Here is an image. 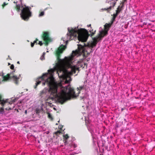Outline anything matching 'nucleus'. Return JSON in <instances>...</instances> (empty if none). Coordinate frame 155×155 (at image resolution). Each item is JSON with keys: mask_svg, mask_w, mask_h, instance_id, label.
I'll use <instances>...</instances> for the list:
<instances>
[{"mask_svg": "<svg viewBox=\"0 0 155 155\" xmlns=\"http://www.w3.org/2000/svg\"><path fill=\"white\" fill-rule=\"evenodd\" d=\"M14 68V66L13 64H12L10 66V68L12 69H13Z\"/></svg>", "mask_w": 155, "mask_h": 155, "instance_id": "dca6fc26", "label": "nucleus"}, {"mask_svg": "<svg viewBox=\"0 0 155 155\" xmlns=\"http://www.w3.org/2000/svg\"><path fill=\"white\" fill-rule=\"evenodd\" d=\"M80 88H78V93H79V90L80 89L81 91H82L84 89H85L86 90H87L88 89L87 87H86V85L84 84L83 86H81L80 87Z\"/></svg>", "mask_w": 155, "mask_h": 155, "instance_id": "0eeeda50", "label": "nucleus"}, {"mask_svg": "<svg viewBox=\"0 0 155 155\" xmlns=\"http://www.w3.org/2000/svg\"><path fill=\"white\" fill-rule=\"evenodd\" d=\"M91 26V24H90V25H87V26H88V27H90V26Z\"/></svg>", "mask_w": 155, "mask_h": 155, "instance_id": "412c9836", "label": "nucleus"}, {"mask_svg": "<svg viewBox=\"0 0 155 155\" xmlns=\"http://www.w3.org/2000/svg\"><path fill=\"white\" fill-rule=\"evenodd\" d=\"M48 117L51 120H52V118L51 115L49 113L48 114Z\"/></svg>", "mask_w": 155, "mask_h": 155, "instance_id": "2eb2a0df", "label": "nucleus"}, {"mask_svg": "<svg viewBox=\"0 0 155 155\" xmlns=\"http://www.w3.org/2000/svg\"><path fill=\"white\" fill-rule=\"evenodd\" d=\"M17 63L18 64H19V61H18L17 62Z\"/></svg>", "mask_w": 155, "mask_h": 155, "instance_id": "5701e85b", "label": "nucleus"}, {"mask_svg": "<svg viewBox=\"0 0 155 155\" xmlns=\"http://www.w3.org/2000/svg\"><path fill=\"white\" fill-rule=\"evenodd\" d=\"M64 143H67V139L69 137L67 134H65L64 135Z\"/></svg>", "mask_w": 155, "mask_h": 155, "instance_id": "1a4fd4ad", "label": "nucleus"}, {"mask_svg": "<svg viewBox=\"0 0 155 155\" xmlns=\"http://www.w3.org/2000/svg\"><path fill=\"white\" fill-rule=\"evenodd\" d=\"M7 75L5 76L2 72H0V84L3 81H7L10 78L13 80L15 84H17L20 76V74L17 75L15 71L8 74Z\"/></svg>", "mask_w": 155, "mask_h": 155, "instance_id": "20e7f679", "label": "nucleus"}, {"mask_svg": "<svg viewBox=\"0 0 155 155\" xmlns=\"http://www.w3.org/2000/svg\"><path fill=\"white\" fill-rule=\"evenodd\" d=\"M44 13H44V11L41 12L40 13V14H39L38 16L39 17H40L43 16L44 15Z\"/></svg>", "mask_w": 155, "mask_h": 155, "instance_id": "ddd939ff", "label": "nucleus"}, {"mask_svg": "<svg viewBox=\"0 0 155 155\" xmlns=\"http://www.w3.org/2000/svg\"><path fill=\"white\" fill-rule=\"evenodd\" d=\"M7 5V4H6L5 2H4V3H3V5H2V6L3 7H4V6H5V5Z\"/></svg>", "mask_w": 155, "mask_h": 155, "instance_id": "6ab92c4d", "label": "nucleus"}, {"mask_svg": "<svg viewBox=\"0 0 155 155\" xmlns=\"http://www.w3.org/2000/svg\"><path fill=\"white\" fill-rule=\"evenodd\" d=\"M89 31H90V32L91 33V36L93 35L95 33V32L96 31L95 30L93 31V29H92V30H90Z\"/></svg>", "mask_w": 155, "mask_h": 155, "instance_id": "9b49d317", "label": "nucleus"}, {"mask_svg": "<svg viewBox=\"0 0 155 155\" xmlns=\"http://www.w3.org/2000/svg\"><path fill=\"white\" fill-rule=\"evenodd\" d=\"M36 42V41H35L34 43H31V47H33L34 46V43Z\"/></svg>", "mask_w": 155, "mask_h": 155, "instance_id": "f3484780", "label": "nucleus"}, {"mask_svg": "<svg viewBox=\"0 0 155 155\" xmlns=\"http://www.w3.org/2000/svg\"><path fill=\"white\" fill-rule=\"evenodd\" d=\"M13 107H14V104H13Z\"/></svg>", "mask_w": 155, "mask_h": 155, "instance_id": "b1692460", "label": "nucleus"}, {"mask_svg": "<svg viewBox=\"0 0 155 155\" xmlns=\"http://www.w3.org/2000/svg\"><path fill=\"white\" fill-rule=\"evenodd\" d=\"M68 32L67 33V40L62 38L63 42L64 45L61 44L58 48L56 51L57 55H58L60 53H62L66 48L65 45L69 40H72L76 38L82 42L86 41L88 37V33L86 30L85 29H79L78 27L72 28H68Z\"/></svg>", "mask_w": 155, "mask_h": 155, "instance_id": "f03ea898", "label": "nucleus"}, {"mask_svg": "<svg viewBox=\"0 0 155 155\" xmlns=\"http://www.w3.org/2000/svg\"><path fill=\"white\" fill-rule=\"evenodd\" d=\"M44 41L45 42V44L47 45L48 42L51 41V39L49 37V35L48 32H45L43 36Z\"/></svg>", "mask_w": 155, "mask_h": 155, "instance_id": "423d86ee", "label": "nucleus"}, {"mask_svg": "<svg viewBox=\"0 0 155 155\" xmlns=\"http://www.w3.org/2000/svg\"><path fill=\"white\" fill-rule=\"evenodd\" d=\"M25 114H27V110H25Z\"/></svg>", "mask_w": 155, "mask_h": 155, "instance_id": "aec40b11", "label": "nucleus"}, {"mask_svg": "<svg viewBox=\"0 0 155 155\" xmlns=\"http://www.w3.org/2000/svg\"><path fill=\"white\" fill-rule=\"evenodd\" d=\"M43 110L42 107L41 106L40 107L37 108L35 110V112H36V113H38L40 112L41 111H43Z\"/></svg>", "mask_w": 155, "mask_h": 155, "instance_id": "6e6552de", "label": "nucleus"}, {"mask_svg": "<svg viewBox=\"0 0 155 155\" xmlns=\"http://www.w3.org/2000/svg\"><path fill=\"white\" fill-rule=\"evenodd\" d=\"M16 7L18 11H21L20 13L21 17L25 21L28 20L31 15V12L30 11L29 8L21 4L20 5H17Z\"/></svg>", "mask_w": 155, "mask_h": 155, "instance_id": "7ed1b4c3", "label": "nucleus"}, {"mask_svg": "<svg viewBox=\"0 0 155 155\" xmlns=\"http://www.w3.org/2000/svg\"><path fill=\"white\" fill-rule=\"evenodd\" d=\"M87 97V94L85 93L84 94V95L82 96L81 97V98L82 99L86 97Z\"/></svg>", "mask_w": 155, "mask_h": 155, "instance_id": "4468645a", "label": "nucleus"}, {"mask_svg": "<svg viewBox=\"0 0 155 155\" xmlns=\"http://www.w3.org/2000/svg\"><path fill=\"white\" fill-rule=\"evenodd\" d=\"M56 125H58V124H56Z\"/></svg>", "mask_w": 155, "mask_h": 155, "instance_id": "393cba45", "label": "nucleus"}, {"mask_svg": "<svg viewBox=\"0 0 155 155\" xmlns=\"http://www.w3.org/2000/svg\"><path fill=\"white\" fill-rule=\"evenodd\" d=\"M45 54V52H44L41 57H40V59L41 60H42L44 59V56Z\"/></svg>", "mask_w": 155, "mask_h": 155, "instance_id": "f8f14e48", "label": "nucleus"}, {"mask_svg": "<svg viewBox=\"0 0 155 155\" xmlns=\"http://www.w3.org/2000/svg\"><path fill=\"white\" fill-rule=\"evenodd\" d=\"M87 82V81H86H86H84V84H85V83H86V82Z\"/></svg>", "mask_w": 155, "mask_h": 155, "instance_id": "4be33fe9", "label": "nucleus"}, {"mask_svg": "<svg viewBox=\"0 0 155 155\" xmlns=\"http://www.w3.org/2000/svg\"><path fill=\"white\" fill-rule=\"evenodd\" d=\"M39 44L41 46L43 44L41 41H39Z\"/></svg>", "mask_w": 155, "mask_h": 155, "instance_id": "a211bd4d", "label": "nucleus"}, {"mask_svg": "<svg viewBox=\"0 0 155 155\" xmlns=\"http://www.w3.org/2000/svg\"><path fill=\"white\" fill-rule=\"evenodd\" d=\"M11 101H9L8 103L7 100L5 101L1 99V97L0 95V108L2 110H3L5 109L6 110H11L13 108L11 107L10 106L15 101L16 99H12Z\"/></svg>", "mask_w": 155, "mask_h": 155, "instance_id": "39448f33", "label": "nucleus"}, {"mask_svg": "<svg viewBox=\"0 0 155 155\" xmlns=\"http://www.w3.org/2000/svg\"><path fill=\"white\" fill-rule=\"evenodd\" d=\"M88 130H89V131L91 133V135H92V136L93 137H94L93 135H94V131L93 130H92L91 129H90V127L88 128Z\"/></svg>", "mask_w": 155, "mask_h": 155, "instance_id": "9d476101", "label": "nucleus"}, {"mask_svg": "<svg viewBox=\"0 0 155 155\" xmlns=\"http://www.w3.org/2000/svg\"><path fill=\"white\" fill-rule=\"evenodd\" d=\"M120 11V9L118 8L116 10V14L113 15V20L110 23L105 24L104 29L100 28L98 35L93 39L92 41L86 45L83 43V45H78V50L73 51L71 56L65 57L64 59H60L58 57V62L56 66L54 68L48 70V73L43 74L41 77L37 79L36 86L42 83L43 85H46L49 87V89L45 88L41 91V97L46 96L48 94L49 95L45 100L55 99L63 104L71 97H76L74 89L70 85L63 86L64 84L68 83L71 81L70 75L75 73L79 68H84L85 66L82 59L78 61L76 65H74L73 63L75 56H78L81 53H83L84 55L86 56L92 52L94 50L97 43L107 35L113 21Z\"/></svg>", "mask_w": 155, "mask_h": 155, "instance_id": "f257e3e1", "label": "nucleus"}]
</instances>
